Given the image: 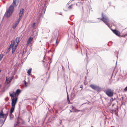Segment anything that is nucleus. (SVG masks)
I'll return each mask as SVG.
<instances>
[{"mask_svg": "<svg viewBox=\"0 0 127 127\" xmlns=\"http://www.w3.org/2000/svg\"><path fill=\"white\" fill-rule=\"evenodd\" d=\"M2 112H0V118H2L4 119V120H3L2 119H0L1 121L2 122V124L0 126V127H1L4 124V122L6 119L7 117L8 116V111H7L6 114H4L3 113L2 110L1 111Z\"/></svg>", "mask_w": 127, "mask_h": 127, "instance_id": "7ed1b4c3", "label": "nucleus"}, {"mask_svg": "<svg viewBox=\"0 0 127 127\" xmlns=\"http://www.w3.org/2000/svg\"><path fill=\"white\" fill-rule=\"evenodd\" d=\"M105 92L109 97H111L113 95V91L110 89H107Z\"/></svg>", "mask_w": 127, "mask_h": 127, "instance_id": "20e7f679", "label": "nucleus"}, {"mask_svg": "<svg viewBox=\"0 0 127 127\" xmlns=\"http://www.w3.org/2000/svg\"><path fill=\"white\" fill-rule=\"evenodd\" d=\"M11 43L10 45H11V48H12V54H13L15 51L16 49V48L17 45H16L15 44V43L13 40H12L11 41Z\"/></svg>", "mask_w": 127, "mask_h": 127, "instance_id": "423d86ee", "label": "nucleus"}, {"mask_svg": "<svg viewBox=\"0 0 127 127\" xmlns=\"http://www.w3.org/2000/svg\"><path fill=\"white\" fill-rule=\"evenodd\" d=\"M14 110V106H12V107L11 108L10 112V114L11 113H12Z\"/></svg>", "mask_w": 127, "mask_h": 127, "instance_id": "dca6fc26", "label": "nucleus"}, {"mask_svg": "<svg viewBox=\"0 0 127 127\" xmlns=\"http://www.w3.org/2000/svg\"><path fill=\"white\" fill-rule=\"evenodd\" d=\"M16 0H13L12 5H11L9 7L8 10L6 11L5 15L7 18L9 17L12 14L14 10V6L17 5L16 3Z\"/></svg>", "mask_w": 127, "mask_h": 127, "instance_id": "f257e3e1", "label": "nucleus"}, {"mask_svg": "<svg viewBox=\"0 0 127 127\" xmlns=\"http://www.w3.org/2000/svg\"><path fill=\"white\" fill-rule=\"evenodd\" d=\"M75 48L76 49H77L78 48V46L77 44H76L75 45Z\"/></svg>", "mask_w": 127, "mask_h": 127, "instance_id": "c85d7f7f", "label": "nucleus"}, {"mask_svg": "<svg viewBox=\"0 0 127 127\" xmlns=\"http://www.w3.org/2000/svg\"><path fill=\"white\" fill-rule=\"evenodd\" d=\"M2 122L1 121V120H0V124H1V125L2 124Z\"/></svg>", "mask_w": 127, "mask_h": 127, "instance_id": "c756f323", "label": "nucleus"}, {"mask_svg": "<svg viewBox=\"0 0 127 127\" xmlns=\"http://www.w3.org/2000/svg\"><path fill=\"white\" fill-rule=\"evenodd\" d=\"M72 109H73V110H75L76 109H75V108L73 106H72L71 107Z\"/></svg>", "mask_w": 127, "mask_h": 127, "instance_id": "cd10ccee", "label": "nucleus"}, {"mask_svg": "<svg viewBox=\"0 0 127 127\" xmlns=\"http://www.w3.org/2000/svg\"><path fill=\"white\" fill-rule=\"evenodd\" d=\"M90 87L93 89L96 90L98 92H100L101 91V88L98 86H96L94 84H91L90 85Z\"/></svg>", "mask_w": 127, "mask_h": 127, "instance_id": "39448f33", "label": "nucleus"}, {"mask_svg": "<svg viewBox=\"0 0 127 127\" xmlns=\"http://www.w3.org/2000/svg\"><path fill=\"white\" fill-rule=\"evenodd\" d=\"M12 77L8 78L6 77V79L5 81L6 84L7 85L9 84L12 81Z\"/></svg>", "mask_w": 127, "mask_h": 127, "instance_id": "9d476101", "label": "nucleus"}, {"mask_svg": "<svg viewBox=\"0 0 127 127\" xmlns=\"http://www.w3.org/2000/svg\"><path fill=\"white\" fill-rule=\"evenodd\" d=\"M24 84H25V86H27V83H26V82H25L24 83Z\"/></svg>", "mask_w": 127, "mask_h": 127, "instance_id": "7c9ffc66", "label": "nucleus"}, {"mask_svg": "<svg viewBox=\"0 0 127 127\" xmlns=\"http://www.w3.org/2000/svg\"><path fill=\"white\" fill-rule=\"evenodd\" d=\"M69 97H68V93H67V98H68Z\"/></svg>", "mask_w": 127, "mask_h": 127, "instance_id": "473e14b6", "label": "nucleus"}, {"mask_svg": "<svg viewBox=\"0 0 127 127\" xmlns=\"http://www.w3.org/2000/svg\"><path fill=\"white\" fill-rule=\"evenodd\" d=\"M55 38H56V36H55Z\"/></svg>", "mask_w": 127, "mask_h": 127, "instance_id": "4c0bfd02", "label": "nucleus"}, {"mask_svg": "<svg viewBox=\"0 0 127 127\" xmlns=\"http://www.w3.org/2000/svg\"><path fill=\"white\" fill-rule=\"evenodd\" d=\"M12 115V113H11V114H10H10H9V116H11V115Z\"/></svg>", "mask_w": 127, "mask_h": 127, "instance_id": "2f4dec72", "label": "nucleus"}, {"mask_svg": "<svg viewBox=\"0 0 127 127\" xmlns=\"http://www.w3.org/2000/svg\"><path fill=\"white\" fill-rule=\"evenodd\" d=\"M110 4H111V2H110Z\"/></svg>", "mask_w": 127, "mask_h": 127, "instance_id": "a19ab883", "label": "nucleus"}, {"mask_svg": "<svg viewBox=\"0 0 127 127\" xmlns=\"http://www.w3.org/2000/svg\"><path fill=\"white\" fill-rule=\"evenodd\" d=\"M62 121H61V122L60 123V124H61V123Z\"/></svg>", "mask_w": 127, "mask_h": 127, "instance_id": "e433bc0d", "label": "nucleus"}, {"mask_svg": "<svg viewBox=\"0 0 127 127\" xmlns=\"http://www.w3.org/2000/svg\"><path fill=\"white\" fill-rule=\"evenodd\" d=\"M127 36V33H126V34H125L124 35H122V37H126V36Z\"/></svg>", "mask_w": 127, "mask_h": 127, "instance_id": "b1692460", "label": "nucleus"}, {"mask_svg": "<svg viewBox=\"0 0 127 127\" xmlns=\"http://www.w3.org/2000/svg\"><path fill=\"white\" fill-rule=\"evenodd\" d=\"M33 38L32 37H30L29 38L27 41V43H30L32 40Z\"/></svg>", "mask_w": 127, "mask_h": 127, "instance_id": "f3484780", "label": "nucleus"}, {"mask_svg": "<svg viewBox=\"0 0 127 127\" xmlns=\"http://www.w3.org/2000/svg\"><path fill=\"white\" fill-rule=\"evenodd\" d=\"M56 44L57 45L58 44V38H57L56 40Z\"/></svg>", "mask_w": 127, "mask_h": 127, "instance_id": "393cba45", "label": "nucleus"}, {"mask_svg": "<svg viewBox=\"0 0 127 127\" xmlns=\"http://www.w3.org/2000/svg\"><path fill=\"white\" fill-rule=\"evenodd\" d=\"M19 23V22L16 21V22L15 23V24H16V25H17Z\"/></svg>", "mask_w": 127, "mask_h": 127, "instance_id": "bb28decb", "label": "nucleus"}, {"mask_svg": "<svg viewBox=\"0 0 127 127\" xmlns=\"http://www.w3.org/2000/svg\"><path fill=\"white\" fill-rule=\"evenodd\" d=\"M32 70V68H31L29 69L28 71H27V73L29 75H31V71Z\"/></svg>", "mask_w": 127, "mask_h": 127, "instance_id": "a211bd4d", "label": "nucleus"}, {"mask_svg": "<svg viewBox=\"0 0 127 127\" xmlns=\"http://www.w3.org/2000/svg\"><path fill=\"white\" fill-rule=\"evenodd\" d=\"M67 100L68 101H69V97H68V98H67Z\"/></svg>", "mask_w": 127, "mask_h": 127, "instance_id": "72a5a7b5", "label": "nucleus"}, {"mask_svg": "<svg viewBox=\"0 0 127 127\" xmlns=\"http://www.w3.org/2000/svg\"><path fill=\"white\" fill-rule=\"evenodd\" d=\"M125 91H127V86L124 89Z\"/></svg>", "mask_w": 127, "mask_h": 127, "instance_id": "a878e982", "label": "nucleus"}, {"mask_svg": "<svg viewBox=\"0 0 127 127\" xmlns=\"http://www.w3.org/2000/svg\"><path fill=\"white\" fill-rule=\"evenodd\" d=\"M21 92V90L19 89H17L16 91V92L15 93V94L16 95H18Z\"/></svg>", "mask_w": 127, "mask_h": 127, "instance_id": "4468645a", "label": "nucleus"}, {"mask_svg": "<svg viewBox=\"0 0 127 127\" xmlns=\"http://www.w3.org/2000/svg\"><path fill=\"white\" fill-rule=\"evenodd\" d=\"M35 23H33V26H34L35 25Z\"/></svg>", "mask_w": 127, "mask_h": 127, "instance_id": "f704fd0d", "label": "nucleus"}, {"mask_svg": "<svg viewBox=\"0 0 127 127\" xmlns=\"http://www.w3.org/2000/svg\"><path fill=\"white\" fill-rule=\"evenodd\" d=\"M46 4L45 3L44 5H42L41 6H39V7L40 9V11H41L42 14L45 13L46 7Z\"/></svg>", "mask_w": 127, "mask_h": 127, "instance_id": "0eeeda50", "label": "nucleus"}, {"mask_svg": "<svg viewBox=\"0 0 127 127\" xmlns=\"http://www.w3.org/2000/svg\"><path fill=\"white\" fill-rule=\"evenodd\" d=\"M95 23V22H92V23Z\"/></svg>", "mask_w": 127, "mask_h": 127, "instance_id": "58836bf2", "label": "nucleus"}, {"mask_svg": "<svg viewBox=\"0 0 127 127\" xmlns=\"http://www.w3.org/2000/svg\"><path fill=\"white\" fill-rule=\"evenodd\" d=\"M24 11V9L23 8H21L20 10V12L19 14V16L22 17V16L23 13Z\"/></svg>", "mask_w": 127, "mask_h": 127, "instance_id": "f8f14e48", "label": "nucleus"}, {"mask_svg": "<svg viewBox=\"0 0 127 127\" xmlns=\"http://www.w3.org/2000/svg\"><path fill=\"white\" fill-rule=\"evenodd\" d=\"M21 18L22 17H21L20 16V17L19 16L18 19L16 21L18 22L19 23L21 20Z\"/></svg>", "mask_w": 127, "mask_h": 127, "instance_id": "412c9836", "label": "nucleus"}, {"mask_svg": "<svg viewBox=\"0 0 127 127\" xmlns=\"http://www.w3.org/2000/svg\"><path fill=\"white\" fill-rule=\"evenodd\" d=\"M20 38V37H17L15 39L14 41L15 42H16V45H18V44L19 42V39Z\"/></svg>", "mask_w": 127, "mask_h": 127, "instance_id": "9b49d317", "label": "nucleus"}, {"mask_svg": "<svg viewBox=\"0 0 127 127\" xmlns=\"http://www.w3.org/2000/svg\"><path fill=\"white\" fill-rule=\"evenodd\" d=\"M24 51H23V52L22 55L24 53Z\"/></svg>", "mask_w": 127, "mask_h": 127, "instance_id": "c9c22d12", "label": "nucleus"}, {"mask_svg": "<svg viewBox=\"0 0 127 127\" xmlns=\"http://www.w3.org/2000/svg\"><path fill=\"white\" fill-rule=\"evenodd\" d=\"M18 98L17 97H15L12 98V106H15L17 102Z\"/></svg>", "mask_w": 127, "mask_h": 127, "instance_id": "6e6552de", "label": "nucleus"}, {"mask_svg": "<svg viewBox=\"0 0 127 127\" xmlns=\"http://www.w3.org/2000/svg\"><path fill=\"white\" fill-rule=\"evenodd\" d=\"M10 95L12 98L16 97V95L14 92H13L12 93H10Z\"/></svg>", "mask_w": 127, "mask_h": 127, "instance_id": "ddd939ff", "label": "nucleus"}, {"mask_svg": "<svg viewBox=\"0 0 127 127\" xmlns=\"http://www.w3.org/2000/svg\"><path fill=\"white\" fill-rule=\"evenodd\" d=\"M75 111L76 112H80V111L82 112V110H78L75 109Z\"/></svg>", "mask_w": 127, "mask_h": 127, "instance_id": "5701e85b", "label": "nucleus"}, {"mask_svg": "<svg viewBox=\"0 0 127 127\" xmlns=\"http://www.w3.org/2000/svg\"><path fill=\"white\" fill-rule=\"evenodd\" d=\"M11 45H10V46L9 47V48H8L6 52V53H7L9 52L10 50L11 49Z\"/></svg>", "mask_w": 127, "mask_h": 127, "instance_id": "6ab92c4d", "label": "nucleus"}, {"mask_svg": "<svg viewBox=\"0 0 127 127\" xmlns=\"http://www.w3.org/2000/svg\"><path fill=\"white\" fill-rule=\"evenodd\" d=\"M70 112H72V111H71V110H70Z\"/></svg>", "mask_w": 127, "mask_h": 127, "instance_id": "ea45409f", "label": "nucleus"}, {"mask_svg": "<svg viewBox=\"0 0 127 127\" xmlns=\"http://www.w3.org/2000/svg\"><path fill=\"white\" fill-rule=\"evenodd\" d=\"M3 56L2 54H0V61L1 60Z\"/></svg>", "mask_w": 127, "mask_h": 127, "instance_id": "aec40b11", "label": "nucleus"}, {"mask_svg": "<svg viewBox=\"0 0 127 127\" xmlns=\"http://www.w3.org/2000/svg\"><path fill=\"white\" fill-rule=\"evenodd\" d=\"M17 25H16V24H14L13 25V26H12V28L13 29H15L16 27L17 26Z\"/></svg>", "mask_w": 127, "mask_h": 127, "instance_id": "4be33fe9", "label": "nucleus"}, {"mask_svg": "<svg viewBox=\"0 0 127 127\" xmlns=\"http://www.w3.org/2000/svg\"><path fill=\"white\" fill-rule=\"evenodd\" d=\"M74 5V4H71L68 7V9L69 10H70L73 8V7Z\"/></svg>", "mask_w": 127, "mask_h": 127, "instance_id": "2eb2a0df", "label": "nucleus"}, {"mask_svg": "<svg viewBox=\"0 0 127 127\" xmlns=\"http://www.w3.org/2000/svg\"><path fill=\"white\" fill-rule=\"evenodd\" d=\"M113 32L117 35L119 37H122V36L120 35V33L119 32L116 30H113Z\"/></svg>", "mask_w": 127, "mask_h": 127, "instance_id": "1a4fd4ad", "label": "nucleus"}, {"mask_svg": "<svg viewBox=\"0 0 127 127\" xmlns=\"http://www.w3.org/2000/svg\"><path fill=\"white\" fill-rule=\"evenodd\" d=\"M102 17L101 18H98V19L102 20V21L108 26L109 28L110 27L109 25L108 24L109 20L108 17L106 15L104 14L103 13L101 14Z\"/></svg>", "mask_w": 127, "mask_h": 127, "instance_id": "f03ea898", "label": "nucleus"}]
</instances>
